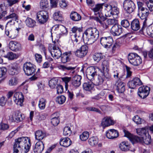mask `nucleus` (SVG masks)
Returning a JSON list of instances; mask_svg holds the SVG:
<instances>
[{"label":"nucleus","instance_id":"30","mask_svg":"<svg viewBox=\"0 0 153 153\" xmlns=\"http://www.w3.org/2000/svg\"><path fill=\"white\" fill-rule=\"evenodd\" d=\"M71 54V52H66L64 53L62 55L61 61L62 62L65 63L70 61V55Z\"/></svg>","mask_w":153,"mask_h":153},{"label":"nucleus","instance_id":"63","mask_svg":"<svg viewBox=\"0 0 153 153\" xmlns=\"http://www.w3.org/2000/svg\"><path fill=\"white\" fill-rule=\"evenodd\" d=\"M71 31L73 33H75L77 31L80 32L82 31V27H78L75 26L72 28Z\"/></svg>","mask_w":153,"mask_h":153},{"label":"nucleus","instance_id":"18","mask_svg":"<svg viewBox=\"0 0 153 153\" xmlns=\"http://www.w3.org/2000/svg\"><path fill=\"white\" fill-rule=\"evenodd\" d=\"M50 52L52 56L56 59H59L62 55L61 50L58 47L56 46H53Z\"/></svg>","mask_w":153,"mask_h":153},{"label":"nucleus","instance_id":"50","mask_svg":"<svg viewBox=\"0 0 153 153\" xmlns=\"http://www.w3.org/2000/svg\"><path fill=\"white\" fill-rule=\"evenodd\" d=\"M136 130L137 133L139 135L143 136L144 135L146 136V131L145 128H139L137 129Z\"/></svg>","mask_w":153,"mask_h":153},{"label":"nucleus","instance_id":"39","mask_svg":"<svg viewBox=\"0 0 153 153\" xmlns=\"http://www.w3.org/2000/svg\"><path fill=\"white\" fill-rule=\"evenodd\" d=\"M47 102L46 99L42 98L39 100V107L41 109H44L45 107V105Z\"/></svg>","mask_w":153,"mask_h":153},{"label":"nucleus","instance_id":"4","mask_svg":"<svg viewBox=\"0 0 153 153\" xmlns=\"http://www.w3.org/2000/svg\"><path fill=\"white\" fill-rule=\"evenodd\" d=\"M99 32L94 27L87 28L84 32L83 39L88 45L91 44L94 42L98 38Z\"/></svg>","mask_w":153,"mask_h":153},{"label":"nucleus","instance_id":"47","mask_svg":"<svg viewBox=\"0 0 153 153\" xmlns=\"http://www.w3.org/2000/svg\"><path fill=\"white\" fill-rule=\"evenodd\" d=\"M4 57L9 60H13L16 58V54L13 52H9Z\"/></svg>","mask_w":153,"mask_h":153},{"label":"nucleus","instance_id":"53","mask_svg":"<svg viewBox=\"0 0 153 153\" xmlns=\"http://www.w3.org/2000/svg\"><path fill=\"white\" fill-rule=\"evenodd\" d=\"M9 127L8 124L3 123L0 124V129L1 130L5 131L7 130Z\"/></svg>","mask_w":153,"mask_h":153},{"label":"nucleus","instance_id":"43","mask_svg":"<svg viewBox=\"0 0 153 153\" xmlns=\"http://www.w3.org/2000/svg\"><path fill=\"white\" fill-rule=\"evenodd\" d=\"M66 100V98L63 95L59 96L56 99V101L58 103L62 104L64 103Z\"/></svg>","mask_w":153,"mask_h":153},{"label":"nucleus","instance_id":"49","mask_svg":"<svg viewBox=\"0 0 153 153\" xmlns=\"http://www.w3.org/2000/svg\"><path fill=\"white\" fill-rule=\"evenodd\" d=\"M104 80L103 77L102 76H99L95 82V84L96 85H99L102 83Z\"/></svg>","mask_w":153,"mask_h":153},{"label":"nucleus","instance_id":"28","mask_svg":"<svg viewBox=\"0 0 153 153\" xmlns=\"http://www.w3.org/2000/svg\"><path fill=\"white\" fill-rule=\"evenodd\" d=\"M46 137V134L41 131L38 130L35 133V137L37 140L40 141Z\"/></svg>","mask_w":153,"mask_h":153},{"label":"nucleus","instance_id":"56","mask_svg":"<svg viewBox=\"0 0 153 153\" xmlns=\"http://www.w3.org/2000/svg\"><path fill=\"white\" fill-rule=\"evenodd\" d=\"M137 124H140L141 123V118L138 116H134L132 119Z\"/></svg>","mask_w":153,"mask_h":153},{"label":"nucleus","instance_id":"40","mask_svg":"<svg viewBox=\"0 0 153 153\" xmlns=\"http://www.w3.org/2000/svg\"><path fill=\"white\" fill-rule=\"evenodd\" d=\"M58 82V80L56 78H53L49 81V85L51 88H54L57 84Z\"/></svg>","mask_w":153,"mask_h":153},{"label":"nucleus","instance_id":"23","mask_svg":"<svg viewBox=\"0 0 153 153\" xmlns=\"http://www.w3.org/2000/svg\"><path fill=\"white\" fill-rule=\"evenodd\" d=\"M58 67L59 69L65 71L67 72L70 71L72 73H74L75 72L74 69H75V67L69 66L68 65H59L58 66Z\"/></svg>","mask_w":153,"mask_h":153},{"label":"nucleus","instance_id":"32","mask_svg":"<svg viewBox=\"0 0 153 153\" xmlns=\"http://www.w3.org/2000/svg\"><path fill=\"white\" fill-rule=\"evenodd\" d=\"M7 13L6 7L4 4H0V20Z\"/></svg>","mask_w":153,"mask_h":153},{"label":"nucleus","instance_id":"22","mask_svg":"<svg viewBox=\"0 0 153 153\" xmlns=\"http://www.w3.org/2000/svg\"><path fill=\"white\" fill-rule=\"evenodd\" d=\"M119 146L120 149L125 152L129 150L131 148L129 143L128 141H125L121 142Z\"/></svg>","mask_w":153,"mask_h":153},{"label":"nucleus","instance_id":"3","mask_svg":"<svg viewBox=\"0 0 153 153\" xmlns=\"http://www.w3.org/2000/svg\"><path fill=\"white\" fill-rule=\"evenodd\" d=\"M86 73L87 78L91 81L84 83L83 88L85 90L91 92L94 90V84L92 81L97 75V71L94 67H90L87 69Z\"/></svg>","mask_w":153,"mask_h":153},{"label":"nucleus","instance_id":"27","mask_svg":"<svg viewBox=\"0 0 153 153\" xmlns=\"http://www.w3.org/2000/svg\"><path fill=\"white\" fill-rule=\"evenodd\" d=\"M26 25L30 28H34L36 26V22L33 19L27 17L25 21Z\"/></svg>","mask_w":153,"mask_h":153},{"label":"nucleus","instance_id":"55","mask_svg":"<svg viewBox=\"0 0 153 153\" xmlns=\"http://www.w3.org/2000/svg\"><path fill=\"white\" fill-rule=\"evenodd\" d=\"M51 123L53 126H57L59 123V118H52Z\"/></svg>","mask_w":153,"mask_h":153},{"label":"nucleus","instance_id":"59","mask_svg":"<svg viewBox=\"0 0 153 153\" xmlns=\"http://www.w3.org/2000/svg\"><path fill=\"white\" fill-rule=\"evenodd\" d=\"M14 118L15 119V121L17 122L20 121L22 119V115L20 113H16Z\"/></svg>","mask_w":153,"mask_h":153},{"label":"nucleus","instance_id":"19","mask_svg":"<svg viewBox=\"0 0 153 153\" xmlns=\"http://www.w3.org/2000/svg\"><path fill=\"white\" fill-rule=\"evenodd\" d=\"M44 148L43 142L41 141H39L35 144L33 149L34 153H41Z\"/></svg>","mask_w":153,"mask_h":153},{"label":"nucleus","instance_id":"41","mask_svg":"<svg viewBox=\"0 0 153 153\" xmlns=\"http://www.w3.org/2000/svg\"><path fill=\"white\" fill-rule=\"evenodd\" d=\"M89 133L87 131H84L79 135V138L82 141H85L89 137Z\"/></svg>","mask_w":153,"mask_h":153},{"label":"nucleus","instance_id":"61","mask_svg":"<svg viewBox=\"0 0 153 153\" xmlns=\"http://www.w3.org/2000/svg\"><path fill=\"white\" fill-rule=\"evenodd\" d=\"M57 93L58 94H62L63 91L62 86L60 85H57L56 87Z\"/></svg>","mask_w":153,"mask_h":153},{"label":"nucleus","instance_id":"2","mask_svg":"<svg viewBox=\"0 0 153 153\" xmlns=\"http://www.w3.org/2000/svg\"><path fill=\"white\" fill-rule=\"evenodd\" d=\"M99 21L101 26L105 29H109L110 27L113 25L110 32L114 36H119L122 32V28L121 25L116 24L117 22L116 19H109L103 23Z\"/></svg>","mask_w":153,"mask_h":153},{"label":"nucleus","instance_id":"45","mask_svg":"<svg viewBox=\"0 0 153 153\" xmlns=\"http://www.w3.org/2000/svg\"><path fill=\"white\" fill-rule=\"evenodd\" d=\"M72 133V131L70 128L68 126H65L64 128L63 134L65 136H69Z\"/></svg>","mask_w":153,"mask_h":153},{"label":"nucleus","instance_id":"13","mask_svg":"<svg viewBox=\"0 0 153 153\" xmlns=\"http://www.w3.org/2000/svg\"><path fill=\"white\" fill-rule=\"evenodd\" d=\"M113 43V40L111 36L104 37L101 38L100 43L106 48H109Z\"/></svg>","mask_w":153,"mask_h":153},{"label":"nucleus","instance_id":"36","mask_svg":"<svg viewBox=\"0 0 153 153\" xmlns=\"http://www.w3.org/2000/svg\"><path fill=\"white\" fill-rule=\"evenodd\" d=\"M18 15L16 14L15 13H12L6 17H4L3 20L6 21L9 19H11L16 21L18 19Z\"/></svg>","mask_w":153,"mask_h":153},{"label":"nucleus","instance_id":"42","mask_svg":"<svg viewBox=\"0 0 153 153\" xmlns=\"http://www.w3.org/2000/svg\"><path fill=\"white\" fill-rule=\"evenodd\" d=\"M18 83V79L15 77H13L10 79L8 82V84L10 86H15Z\"/></svg>","mask_w":153,"mask_h":153},{"label":"nucleus","instance_id":"62","mask_svg":"<svg viewBox=\"0 0 153 153\" xmlns=\"http://www.w3.org/2000/svg\"><path fill=\"white\" fill-rule=\"evenodd\" d=\"M132 80L136 86L141 85L142 84V82L138 78L135 77Z\"/></svg>","mask_w":153,"mask_h":153},{"label":"nucleus","instance_id":"11","mask_svg":"<svg viewBox=\"0 0 153 153\" xmlns=\"http://www.w3.org/2000/svg\"><path fill=\"white\" fill-rule=\"evenodd\" d=\"M36 15L37 20L41 24H44L46 22L48 18V13L43 10L38 12Z\"/></svg>","mask_w":153,"mask_h":153},{"label":"nucleus","instance_id":"7","mask_svg":"<svg viewBox=\"0 0 153 153\" xmlns=\"http://www.w3.org/2000/svg\"><path fill=\"white\" fill-rule=\"evenodd\" d=\"M149 14V10L146 8H144L143 9L138 10V15L140 18L143 20H144L143 22V25L141 28V30H143L146 27V21L147 20V17Z\"/></svg>","mask_w":153,"mask_h":153},{"label":"nucleus","instance_id":"21","mask_svg":"<svg viewBox=\"0 0 153 153\" xmlns=\"http://www.w3.org/2000/svg\"><path fill=\"white\" fill-rule=\"evenodd\" d=\"M117 87L116 90L119 93H123L125 91V83L122 82L120 80H118L115 84Z\"/></svg>","mask_w":153,"mask_h":153},{"label":"nucleus","instance_id":"10","mask_svg":"<svg viewBox=\"0 0 153 153\" xmlns=\"http://www.w3.org/2000/svg\"><path fill=\"white\" fill-rule=\"evenodd\" d=\"M124 10L128 13H130L134 12L136 8V6L132 1L125 0L123 3Z\"/></svg>","mask_w":153,"mask_h":153},{"label":"nucleus","instance_id":"51","mask_svg":"<svg viewBox=\"0 0 153 153\" xmlns=\"http://www.w3.org/2000/svg\"><path fill=\"white\" fill-rule=\"evenodd\" d=\"M109 70H102V72L103 74L102 76L104 78L105 77L107 79H109L111 77V76L108 73Z\"/></svg>","mask_w":153,"mask_h":153},{"label":"nucleus","instance_id":"9","mask_svg":"<svg viewBox=\"0 0 153 153\" xmlns=\"http://www.w3.org/2000/svg\"><path fill=\"white\" fill-rule=\"evenodd\" d=\"M23 68L25 74L27 76L34 74L36 71L35 65L30 62H26L24 63Z\"/></svg>","mask_w":153,"mask_h":153},{"label":"nucleus","instance_id":"60","mask_svg":"<svg viewBox=\"0 0 153 153\" xmlns=\"http://www.w3.org/2000/svg\"><path fill=\"white\" fill-rule=\"evenodd\" d=\"M7 101V99L4 96H2L0 98V105L4 106Z\"/></svg>","mask_w":153,"mask_h":153},{"label":"nucleus","instance_id":"37","mask_svg":"<svg viewBox=\"0 0 153 153\" xmlns=\"http://www.w3.org/2000/svg\"><path fill=\"white\" fill-rule=\"evenodd\" d=\"M98 142V139L94 137L90 138L88 140L89 144L92 146H94L97 145Z\"/></svg>","mask_w":153,"mask_h":153},{"label":"nucleus","instance_id":"58","mask_svg":"<svg viewBox=\"0 0 153 153\" xmlns=\"http://www.w3.org/2000/svg\"><path fill=\"white\" fill-rule=\"evenodd\" d=\"M86 109L89 111H95L99 113H101V111L98 108L93 107H88L86 108Z\"/></svg>","mask_w":153,"mask_h":153},{"label":"nucleus","instance_id":"38","mask_svg":"<svg viewBox=\"0 0 153 153\" xmlns=\"http://www.w3.org/2000/svg\"><path fill=\"white\" fill-rule=\"evenodd\" d=\"M53 17L56 21H60L62 20V17L61 12L59 11H56L53 15Z\"/></svg>","mask_w":153,"mask_h":153},{"label":"nucleus","instance_id":"34","mask_svg":"<svg viewBox=\"0 0 153 153\" xmlns=\"http://www.w3.org/2000/svg\"><path fill=\"white\" fill-rule=\"evenodd\" d=\"M105 56L102 53H95L93 56L94 60L98 62L101 59H103Z\"/></svg>","mask_w":153,"mask_h":153},{"label":"nucleus","instance_id":"15","mask_svg":"<svg viewBox=\"0 0 153 153\" xmlns=\"http://www.w3.org/2000/svg\"><path fill=\"white\" fill-rule=\"evenodd\" d=\"M24 97L22 93L17 92L13 95V100L18 105L22 106L24 101Z\"/></svg>","mask_w":153,"mask_h":153},{"label":"nucleus","instance_id":"26","mask_svg":"<svg viewBox=\"0 0 153 153\" xmlns=\"http://www.w3.org/2000/svg\"><path fill=\"white\" fill-rule=\"evenodd\" d=\"M114 122L109 117L104 118L102 120V126L103 127L108 126L114 124Z\"/></svg>","mask_w":153,"mask_h":153},{"label":"nucleus","instance_id":"54","mask_svg":"<svg viewBox=\"0 0 153 153\" xmlns=\"http://www.w3.org/2000/svg\"><path fill=\"white\" fill-rule=\"evenodd\" d=\"M121 24L122 26L125 28L128 27L130 25V23L127 19L122 20L121 22Z\"/></svg>","mask_w":153,"mask_h":153},{"label":"nucleus","instance_id":"8","mask_svg":"<svg viewBox=\"0 0 153 153\" xmlns=\"http://www.w3.org/2000/svg\"><path fill=\"white\" fill-rule=\"evenodd\" d=\"M128 59L130 63L134 66H138L142 62L141 59L136 53H131L128 56Z\"/></svg>","mask_w":153,"mask_h":153},{"label":"nucleus","instance_id":"14","mask_svg":"<svg viewBox=\"0 0 153 153\" xmlns=\"http://www.w3.org/2000/svg\"><path fill=\"white\" fill-rule=\"evenodd\" d=\"M150 88L146 86L140 87L138 89V94L141 98L144 99L149 95Z\"/></svg>","mask_w":153,"mask_h":153},{"label":"nucleus","instance_id":"24","mask_svg":"<svg viewBox=\"0 0 153 153\" xmlns=\"http://www.w3.org/2000/svg\"><path fill=\"white\" fill-rule=\"evenodd\" d=\"M81 76L79 75L75 76L73 78L72 84L75 87H78L81 84Z\"/></svg>","mask_w":153,"mask_h":153},{"label":"nucleus","instance_id":"44","mask_svg":"<svg viewBox=\"0 0 153 153\" xmlns=\"http://www.w3.org/2000/svg\"><path fill=\"white\" fill-rule=\"evenodd\" d=\"M48 4L47 0H41L40 3V7L42 9L46 8L48 7Z\"/></svg>","mask_w":153,"mask_h":153},{"label":"nucleus","instance_id":"17","mask_svg":"<svg viewBox=\"0 0 153 153\" xmlns=\"http://www.w3.org/2000/svg\"><path fill=\"white\" fill-rule=\"evenodd\" d=\"M9 47L11 50L16 52L20 50L21 49V44L16 41L10 42Z\"/></svg>","mask_w":153,"mask_h":153},{"label":"nucleus","instance_id":"33","mask_svg":"<svg viewBox=\"0 0 153 153\" xmlns=\"http://www.w3.org/2000/svg\"><path fill=\"white\" fill-rule=\"evenodd\" d=\"M18 68L16 65L10 66L8 70V73L10 75H14L18 73Z\"/></svg>","mask_w":153,"mask_h":153},{"label":"nucleus","instance_id":"1","mask_svg":"<svg viewBox=\"0 0 153 153\" xmlns=\"http://www.w3.org/2000/svg\"><path fill=\"white\" fill-rule=\"evenodd\" d=\"M31 146L30 140L28 137H21L15 140L13 153H26Z\"/></svg>","mask_w":153,"mask_h":153},{"label":"nucleus","instance_id":"31","mask_svg":"<svg viewBox=\"0 0 153 153\" xmlns=\"http://www.w3.org/2000/svg\"><path fill=\"white\" fill-rule=\"evenodd\" d=\"M71 19L74 21H78L80 20L81 17L80 15L76 12H72L70 15Z\"/></svg>","mask_w":153,"mask_h":153},{"label":"nucleus","instance_id":"52","mask_svg":"<svg viewBox=\"0 0 153 153\" xmlns=\"http://www.w3.org/2000/svg\"><path fill=\"white\" fill-rule=\"evenodd\" d=\"M102 70H109V64L108 61L107 60H104L103 61L102 63Z\"/></svg>","mask_w":153,"mask_h":153},{"label":"nucleus","instance_id":"29","mask_svg":"<svg viewBox=\"0 0 153 153\" xmlns=\"http://www.w3.org/2000/svg\"><path fill=\"white\" fill-rule=\"evenodd\" d=\"M131 27L132 30L137 31L140 28V23L137 19L134 20L131 23Z\"/></svg>","mask_w":153,"mask_h":153},{"label":"nucleus","instance_id":"64","mask_svg":"<svg viewBox=\"0 0 153 153\" xmlns=\"http://www.w3.org/2000/svg\"><path fill=\"white\" fill-rule=\"evenodd\" d=\"M60 31L61 33L65 34L67 32V30L65 27L62 25H60L58 31Z\"/></svg>","mask_w":153,"mask_h":153},{"label":"nucleus","instance_id":"46","mask_svg":"<svg viewBox=\"0 0 153 153\" xmlns=\"http://www.w3.org/2000/svg\"><path fill=\"white\" fill-rule=\"evenodd\" d=\"M142 142L147 145H149L151 141V136L149 134L148 136H145V137H142Z\"/></svg>","mask_w":153,"mask_h":153},{"label":"nucleus","instance_id":"16","mask_svg":"<svg viewBox=\"0 0 153 153\" xmlns=\"http://www.w3.org/2000/svg\"><path fill=\"white\" fill-rule=\"evenodd\" d=\"M88 48L87 45H84L75 52V55L79 58H82L85 56L88 52Z\"/></svg>","mask_w":153,"mask_h":153},{"label":"nucleus","instance_id":"5","mask_svg":"<svg viewBox=\"0 0 153 153\" xmlns=\"http://www.w3.org/2000/svg\"><path fill=\"white\" fill-rule=\"evenodd\" d=\"M102 4H98L95 5V7L93 8V10L95 14L97 16L96 17H94V19L97 22L100 23V21L103 23L106 20V19L102 15L100 12L102 8Z\"/></svg>","mask_w":153,"mask_h":153},{"label":"nucleus","instance_id":"48","mask_svg":"<svg viewBox=\"0 0 153 153\" xmlns=\"http://www.w3.org/2000/svg\"><path fill=\"white\" fill-rule=\"evenodd\" d=\"M61 79L62 80L65 82V88L67 89L68 87V83L71 80V77L65 76L62 78Z\"/></svg>","mask_w":153,"mask_h":153},{"label":"nucleus","instance_id":"25","mask_svg":"<svg viewBox=\"0 0 153 153\" xmlns=\"http://www.w3.org/2000/svg\"><path fill=\"white\" fill-rule=\"evenodd\" d=\"M71 144V140L68 137L62 138L60 141V145L65 147H68Z\"/></svg>","mask_w":153,"mask_h":153},{"label":"nucleus","instance_id":"20","mask_svg":"<svg viewBox=\"0 0 153 153\" xmlns=\"http://www.w3.org/2000/svg\"><path fill=\"white\" fill-rule=\"evenodd\" d=\"M118 132L114 129H109L106 132V136L109 139L115 138L118 137Z\"/></svg>","mask_w":153,"mask_h":153},{"label":"nucleus","instance_id":"35","mask_svg":"<svg viewBox=\"0 0 153 153\" xmlns=\"http://www.w3.org/2000/svg\"><path fill=\"white\" fill-rule=\"evenodd\" d=\"M7 70L6 68L4 67L0 68V78H2V79L0 80V83L1 81H3L6 77V72Z\"/></svg>","mask_w":153,"mask_h":153},{"label":"nucleus","instance_id":"57","mask_svg":"<svg viewBox=\"0 0 153 153\" xmlns=\"http://www.w3.org/2000/svg\"><path fill=\"white\" fill-rule=\"evenodd\" d=\"M10 33L9 38L11 39H13L16 38L17 35V33L15 30H10Z\"/></svg>","mask_w":153,"mask_h":153},{"label":"nucleus","instance_id":"12","mask_svg":"<svg viewBox=\"0 0 153 153\" xmlns=\"http://www.w3.org/2000/svg\"><path fill=\"white\" fill-rule=\"evenodd\" d=\"M125 134L124 136L128 138L133 144L137 143H142V137L133 135L125 130H123Z\"/></svg>","mask_w":153,"mask_h":153},{"label":"nucleus","instance_id":"6","mask_svg":"<svg viewBox=\"0 0 153 153\" xmlns=\"http://www.w3.org/2000/svg\"><path fill=\"white\" fill-rule=\"evenodd\" d=\"M105 16L107 17H110L112 16L114 18H116L118 15L119 13V9L116 7H112L109 4L105 5Z\"/></svg>","mask_w":153,"mask_h":153}]
</instances>
